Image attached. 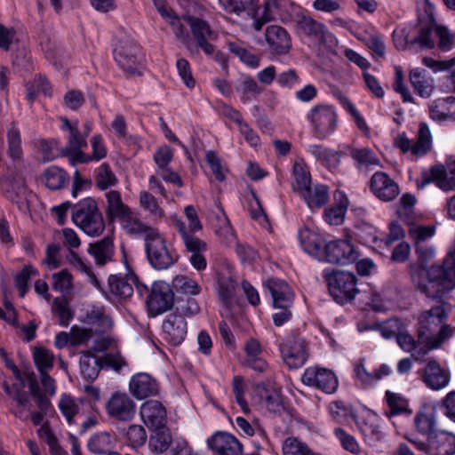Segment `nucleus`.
Returning a JSON list of instances; mask_svg holds the SVG:
<instances>
[{"mask_svg":"<svg viewBox=\"0 0 455 455\" xmlns=\"http://www.w3.org/2000/svg\"><path fill=\"white\" fill-rule=\"evenodd\" d=\"M451 311V304L438 299L430 308L423 310L419 315L418 339L427 347V350L422 352V355H425L428 350L439 347L452 336V328L445 324Z\"/></svg>","mask_w":455,"mask_h":455,"instance_id":"nucleus-1","label":"nucleus"},{"mask_svg":"<svg viewBox=\"0 0 455 455\" xmlns=\"http://www.w3.org/2000/svg\"><path fill=\"white\" fill-rule=\"evenodd\" d=\"M72 221L90 236H98L105 229V220L96 200L86 197L72 207Z\"/></svg>","mask_w":455,"mask_h":455,"instance_id":"nucleus-2","label":"nucleus"},{"mask_svg":"<svg viewBox=\"0 0 455 455\" xmlns=\"http://www.w3.org/2000/svg\"><path fill=\"white\" fill-rule=\"evenodd\" d=\"M269 291L273 307L280 309L273 315V321L275 326H282L291 317V307L293 301V292L285 281L280 279H269L265 283Z\"/></svg>","mask_w":455,"mask_h":455,"instance_id":"nucleus-3","label":"nucleus"},{"mask_svg":"<svg viewBox=\"0 0 455 455\" xmlns=\"http://www.w3.org/2000/svg\"><path fill=\"white\" fill-rule=\"evenodd\" d=\"M325 279L330 294L339 304L344 305L350 302L359 291L356 287L357 279L350 272L325 273Z\"/></svg>","mask_w":455,"mask_h":455,"instance_id":"nucleus-4","label":"nucleus"},{"mask_svg":"<svg viewBox=\"0 0 455 455\" xmlns=\"http://www.w3.org/2000/svg\"><path fill=\"white\" fill-rule=\"evenodd\" d=\"M407 440L417 449L427 455H454L455 435L438 430L427 439H420L419 436H407Z\"/></svg>","mask_w":455,"mask_h":455,"instance_id":"nucleus-5","label":"nucleus"},{"mask_svg":"<svg viewBox=\"0 0 455 455\" xmlns=\"http://www.w3.org/2000/svg\"><path fill=\"white\" fill-rule=\"evenodd\" d=\"M174 228L178 231L188 252L191 253L189 262L196 270L205 269L207 266L204 252L207 250V243L197 237L195 233L187 228V225L180 220H174Z\"/></svg>","mask_w":455,"mask_h":455,"instance_id":"nucleus-6","label":"nucleus"},{"mask_svg":"<svg viewBox=\"0 0 455 455\" xmlns=\"http://www.w3.org/2000/svg\"><path fill=\"white\" fill-rule=\"evenodd\" d=\"M298 28L308 37L318 42L319 45L326 52H333L338 44L336 37L328 30L323 23L307 15L297 16Z\"/></svg>","mask_w":455,"mask_h":455,"instance_id":"nucleus-7","label":"nucleus"},{"mask_svg":"<svg viewBox=\"0 0 455 455\" xmlns=\"http://www.w3.org/2000/svg\"><path fill=\"white\" fill-rule=\"evenodd\" d=\"M313 125L315 136L320 140L334 132L338 124V116L333 107L329 105L315 106L307 115Z\"/></svg>","mask_w":455,"mask_h":455,"instance_id":"nucleus-8","label":"nucleus"},{"mask_svg":"<svg viewBox=\"0 0 455 455\" xmlns=\"http://www.w3.org/2000/svg\"><path fill=\"white\" fill-rule=\"evenodd\" d=\"M114 58L122 69L134 75L137 73L138 65L142 60L140 47L131 38H122L116 44Z\"/></svg>","mask_w":455,"mask_h":455,"instance_id":"nucleus-9","label":"nucleus"},{"mask_svg":"<svg viewBox=\"0 0 455 455\" xmlns=\"http://www.w3.org/2000/svg\"><path fill=\"white\" fill-rule=\"evenodd\" d=\"M145 249L149 263L157 270L167 269L175 262L166 247L164 238L158 231L151 233V236H148L145 242Z\"/></svg>","mask_w":455,"mask_h":455,"instance_id":"nucleus-10","label":"nucleus"},{"mask_svg":"<svg viewBox=\"0 0 455 455\" xmlns=\"http://www.w3.org/2000/svg\"><path fill=\"white\" fill-rule=\"evenodd\" d=\"M105 409L111 419L128 422L135 416L136 403L128 394L116 391L107 401Z\"/></svg>","mask_w":455,"mask_h":455,"instance_id":"nucleus-11","label":"nucleus"},{"mask_svg":"<svg viewBox=\"0 0 455 455\" xmlns=\"http://www.w3.org/2000/svg\"><path fill=\"white\" fill-rule=\"evenodd\" d=\"M148 313L152 316L161 315L174 305V293L169 283L157 281L151 285V293L145 300Z\"/></svg>","mask_w":455,"mask_h":455,"instance_id":"nucleus-12","label":"nucleus"},{"mask_svg":"<svg viewBox=\"0 0 455 455\" xmlns=\"http://www.w3.org/2000/svg\"><path fill=\"white\" fill-rule=\"evenodd\" d=\"M359 257L354 245L347 240H335L324 243L323 255L320 260L331 264H349Z\"/></svg>","mask_w":455,"mask_h":455,"instance_id":"nucleus-13","label":"nucleus"},{"mask_svg":"<svg viewBox=\"0 0 455 455\" xmlns=\"http://www.w3.org/2000/svg\"><path fill=\"white\" fill-rule=\"evenodd\" d=\"M395 146L403 153L411 151L416 156L426 155L432 148V135L429 127L427 124L420 123L417 140L414 143L403 133L395 138Z\"/></svg>","mask_w":455,"mask_h":455,"instance_id":"nucleus-14","label":"nucleus"},{"mask_svg":"<svg viewBox=\"0 0 455 455\" xmlns=\"http://www.w3.org/2000/svg\"><path fill=\"white\" fill-rule=\"evenodd\" d=\"M430 284L437 290L440 299L444 291L455 287V263L454 259H445L442 265L432 266L429 268Z\"/></svg>","mask_w":455,"mask_h":455,"instance_id":"nucleus-15","label":"nucleus"},{"mask_svg":"<svg viewBox=\"0 0 455 455\" xmlns=\"http://www.w3.org/2000/svg\"><path fill=\"white\" fill-rule=\"evenodd\" d=\"M280 352L286 365L291 369H298L307 360V344L303 338L291 336L281 345Z\"/></svg>","mask_w":455,"mask_h":455,"instance_id":"nucleus-16","label":"nucleus"},{"mask_svg":"<svg viewBox=\"0 0 455 455\" xmlns=\"http://www.w3.org/2000/svg\"><path fill=\"white\" fill-rule=\"evenodd\" d=\"M301 379L304 384L315 387L327 394L334 393L339 386L334 372L325 368L309 367L305 370Z\"/></svg>","mask_w":455,"mask_h":455,"instance_id":"nucleus-17","label":"nucleus"},{"mask_svg":"<svg viewBox=\"0 0 455 455\" xmlns=\"http://www.w3.org/2000/svg\"><path fill=\"white\" fill-rule=\"evenodd\" d=\"M207 446L217 455H242L243 445L232 435L216 432L207 439Z\"/></svg>","mask_w":455,"mask_h":455,"instance_id":"nucleus-18","label":"nucleus"},{"mask_svg":"<svg viewBox=\"0 0 455 455\" xmlns=\"http://www.w3.org/2000/svg\"><path fill=\"white\" fill-rule=\"evenodd\" d=\"M183 19L189 24L192 34L197 42V45L205 54L211 55L214 52L213 45L209 42L216 37L209 24L193 16H184Z\"/></svg>","mask_w":455,"mask_h":455,"instance_id":"nucleus-19","label":"nucleus"},{"mask_svg":"<svg viewBox=\"0 0 455 455\" xmlns=\"http://www.w3.org/2000/svg\"><path fill=\"white\" fill-rule=\"evenodd\" d=\"M164 339L171 345H180L187 335V322L177 314H170L163 323Z\"/></svg>","mask_w":455,"mask_h":455,"instance_id":"nucleus-20","label":"nucleus"},{"mask_svg":"<svg viewBox=\"0 0 455 455\" xmlns=\"http://www.w3.org/2000/svg\"><path fill=\"white\" fill-rule=\"evenodd\" d=\"M266 41L272 54L281 56L287 54L291 47L287 31L280 26H268L265 33Z\"/></svg>","mask_w":455,"mask_h":455,"instance_id":"nucleus-21","label":"nucleus"},{"mask_svg":"<svg viewBox=\"0 0 455 455\" xmlns=\"http://www.w3.org/2000/svg\"><path fill=\"white\" fill-rule=\"evenodd\" d=\"M372 193L383 201H392L399 194L398 185L385 172H378L371 179Z\"/></svg>","mask_w":455,"mask_h":455,"instance_id":"nucleus-22","label":"nucleus"},{"mask_svg":"<svg viewBox=\"0 0 455 455\" xmlns=\"http://www.w3.org/2000/svg\"><path fill=\"white\" fill-rule=\"evenodd\" d=\"M391 368L387 364H381L372 372L369 371L365 367V359L360 358L354 363V373L356 379L363 387H371L384 377L390 375Z\"/></svg>","mask_w":455,"mask_h":455,"instance_id":"nucleus-23","label":"nucleus"},{"mask_svg":"<svg viewBox=\"0 0 455 455\" xmlns=\"http://www.w3.org/2000/svg\"><path fill=\"white\" fill-rule=\"evenodd\" d=\"M140 416L145 425L151 429L162 428L166 422V410L156 400H148L141 405Z\"/></svg>","mask_w":455,"mask_h":455,"instance_id":"nucleus-24","label":"nucleus"},{"mask_svg":"<svg viewBox=\"0 0 455 455\" xmlns=\"http://www.w3.org/2000/svg\"><path fill=\"white\" fill-rule=\"evenodd\" d=\"M422 378L427 387L433 390H440L449 384L450 372L435 360H430L424 368Z\"/></svg>","mask_w":455,"mask_h":455,"instance_id":"nucleus-25","label":"nucleus"},{"mask_svg":"<svg viewBox=\"0 0 455 455\" xmlns=\"http://www.w3.org/2000/svg\"><path fill=\"white\" fill-rule=\"evenodd\" d=\"M410 275L414 287L419 291L428 298H439L437 290H434L433 284H430V282L432 281L429 276V269L427 270V266L411 265Z\"/></svg>","mask_w":455,"mask_h":455,"instance_id":"nucleus-26","label":"nucleus"},{"mask_svg":"<svg viewBox=\"0 0 455 455\" xmlns=\"http://www.w3.org/2000/svg\"><path fill=\"white\" fill-rule=\"evenodd\" d=\"M299 239L303 250L309 255L321 259L323 255L326 241L322 235L308 228H302L299 232Z\"/></svg>","mask_w":455,"mask_h":455,"instance_id":"nucleus-27","label":"nucleus"},{"mask_svg":"<svg viewBox=\"0 0 455 455\" xmlns=\"http://www.w3.org/2000/svg\"><path fill=\"white\" fill-rule=\"evenodd\" d=\"M69 180L68 173L56 165L44 169L39 178L40 182L52 191L65 188L68 185Z\"/></svg>","mask_w":455,"mask_h":455,"instance_id":"nucleus-28","label":"nucleus"},{"mask_svg":"<svg viewBox=\"0 0 455 455\" xmlns=\"http://www.w3.org/2000/svg\"><path fill=\"white\" fill-rule=\"evenodd\" d=\"M130 391L137 399H144L149 395H156L158 385L150 375L139 373L132 378Z\"/></svg>","mask_w":455,"mask_h":455,"instance_id":"nucleus-29","label":"nucleus"},{"mask_svg":"<svg viewBox=\"0 0 455 455\" xmlns=\"http://www.w3.org/2000/svg\"><path fill=\"white\" fill-rule=\"evenodd\" d=\"M415 433L410 436H419L420 439H427L438 429L436 428V419L432 410L419 411L414 417Z\"/></svg>","mask_w":455,"mask_h":455,"instance_id":"nucleus-30","label":"nucleus"},{"mask_svg":"<svg viewBox=\"0 0 455 455\" xmlns=\"http://www.w3.org/2000/svg\"><path fill=\"white\" fill-rule=\"evenodd\" d=\"M88 253L92 255L97 265L103 266L112 260L114 254L113 240L106 236L99 241L91 243L88 248Z\"/></svg>","mask_w":455,"mask_h":455,"instance_id":"nucleus-31","label":"nucleus"},{"mask_svg":"<svg viewBox=\"0 0 455 455\" xmlns=\"http://www.w3.org/2000/svg\"><path fill=\"white\" fill-rule=\"evenodd\" d=\"M447 180V186L451 188L455 187V162L449 166V172L446 173L444 168L441 166L432 167L429 174L423 176L420 183H418V188H424L434 180L438 181V186L442 188V180Z\"/></svg>","mask_w":455,"mask_h":455,"instance_id":"nucleus-32","label":"nucleus"},{"mask_svg":"<svg viewBox=\"0 0 455 455\" xmlns=\"http://www.w3.org/2000/svg\"><path fill=\"white\" fill-rule=\"evenodd\" d=\"M116 438L108 432H99L91 436L88 441V449L99 455H109L115 453Z\"/></svg>","mask_w":455,"mask_h":455,"instance_id":"nucleus-33","label":"nucleus"},{"mask_svg":"<svg viewBox=\"0 0 455 455\" xmlns=\"http://www.w3.org/2000/svg\"><path fill=\"white\" fill-rule=\"evenodd\" d=\"M410 82L415 92L422 98L430 97L434 80L425 69L414 68L410 72Z\"/></svg>","mask_w":455,"mask_h":455,"instance_id":"nucleus-34","label":"nucleus"},{"mask_svg":"<svg viewBox=\"0 0 455 455\" xmlns=\"http://www.w3.org/2000/svg\"><path fill=\"white\" fill-rule=\"evenodd\" d=\"M309 208L322 207L329 200V188L323 184L310 185L305 191L299 194Z\"/></svg>","mask_w":455,"mask_h":455,"instance_id":"nucleus-35","label":"nucleus"},{"mask_svg":"<svg viewBox=\"0 0 455 455\" xmlns=\"http://www.w3.org/2000/svg\"><path fill=\"white\" fill-rule=\"evenodd\" d=\"M107 200L106 214L110 219L125 218L131 209L123 203L122 196L117 190H108L105 194Z\"/></svg>","mask_w":455,"mask_h":455,"instance_id":"nucleus-36","label":"nucleus"},{"mask_svg":"<svg viewBox=\"0 0 455 455\" xmlns=\"http://www.w3.org/2000/svg\"><path fill=\"white\" fill-rule=\"evenodd\" d=\"M87 146L86 139L81 133L77 127H73L71 131H69V136L68 140V145L65 148L62 149V156H69L70 163L75 164L78 163L76 159L78 153H84L82 148Z\"/></svg>","mask_w":455,"mask_h":455,"instance_id":"nucleus-37","label":"nucleus"},{"mask_svg":"<svg viewBox=\"0 0 455 455\" xmlns=\"http://www.w3.org/2000/svg\"><path fill=\"white\" fill-rule=\"evenodd\" d=\"M0 188L5 196L12 202H16L17 198L22 196L26 190L25 180L12 174L3 177L0 181Z\"/></svg>","mask_w":455,"mask_h":455,"instance_id":"nucleus-38","label":"nucleus"},{"mask_svg":"<svg viewBox=\"0 0 455 455\" xmlns=\"http://www.w3.org/2000/svg\"><path fill=\"white\" fill-rule=\"evenodd\" d=\"M430 116L432 119L437 121L455 119V98L449 97L435 100L430 107Z\"/></svg>","mask_w":455,"mask_h":455,"instance_id":"nucleus-39","label":"nucleus"},{"mask_svg":"<svg viewBox=\"0 0 455 455\" xmlns=\"http://www.w3.org/2000/svg\"><path fill=\"white\" fill-rule=\"evenodd\" d=\"M79 364L81 374L87 380H94L102 367L101 360L89 351L82 353Z\"/></svg>","mask_w":455,"mask_h":455,"instance_id":"nucleus-40","label":"nucleus"},{"mask_svg":"<svg viewBox=\"0 0 455 455\" xmlns=\"http://www.w3.org/2000/svg\"><path fill=\"white\" fill-rule=\"evenodd\" d=\"M88 323L92 325L93 334H103L108 332L113 325L111 318L105 314L101 307L92 308L87 313Z\"/></svg>","mask_w":455,"mask_h":455,"instance_id":"nucleus-41","label":"nucleus"},{"mask_svg":"<svg viewBox=\"0 0 455 455\" xmlns=\"http://www.w3.org/2000/svg\"><path fill=\"white\" fill-rule=\"evenodd\" d=\"M131 273L125 276L121 275H111L108 277V287L110 292L121 299H126L132 296L133 289L130 279Z\"/></svg>","mask_w":455,"mask_h":455,"instance_id":"nucleus-42","label":"nucleus"},{"mask_svg":"<svg viewBox=\"0 0 455 455\" xmlns=\"http://www.w3.org/2000/svg\"><path fill=\"white\" fill-rule=\"evenodd\" d=\"M308 151L324 166L331 169L336 168L340 164L341 153L326 148L320 145H310Z\"/></svg>","mask_w":455,"mask_h":455,"instance_id":"nucleus-43","label":"nucleus"},{"mask_svg":"<svg viewBox=\"0 0 455 455\" xmlns=\"http://www.w3.org/2000/svg\"><path fill=\"white\" fill-rule=\"evenodd\" d=\"M120 220L124 221V228L129 234L143 235L145 242L148 236H151V233L157 232V229L148 226L139 220L132 211H129L125 218H121Z\"/></svg>","mask_w":455,"mask_h":455,"instance_id":"nucleus-44","label":"nucleus"},{"mask_svg":"<svg viewBox=\"0 0 455 455\" xmlns=\"http://www.w3.org/2000/svg\"><path fill=\"white\" fill-rule=\"evenodd\" d=\"M285 6V0H264V10L260 17L255 18L253 28L259 31L263 25L275 19Z\"/></svg>","mask_w":455,"mask_h":455,"instance_id":"nucleus-45","label":"nucleus"},{"mask_svg":"<svg viewBox=\"0 0 455 455\" xmlns=\"http://www.w3.org/2000/svg\"><path fill=\"white\" fill-rule=\"evenodd\" d=\"M95 186L100 190H107L117 185L118 179L107 163H102L94 171Z\"/></svg>","mask_w":455,"mask_h":455,"instance_id":"nucleus-46","label":"nucleus"},{"mask_svg":"<svg viewBox=\"0 0 455 455\" xmlns=\"http://www.w3.org/2000/svg\"><path fill=\"white\" fill-rule=\"evenodd\" d=\"M385 398L389 408V411H386L388 418L395 415H411L412 413V411L409 408L408 401L401 395L387 391Z\"/></svg>","mask_w":455,"mask_h":455,"instance_id":"nucleus-47","label":"nucleus"},{"mask_svg":"<svg viewBox=\"0 0 455 455\" xmlns=\"http://www.w3.org/2000/svg\"><path fill=\"white\" fill-rule=\"evenodd\" d=\"M220 2L227 12L240 14L246 12L254 20L258 18L256 10L258 0H220Z\"/></svg>","mask_w":455,"mask_h":455,"instance_id":"nucleus-48","label":"nucleus"},{"mask_svg":"<svg viewBox=\"0 0 455 455\" xmlns=\"http://www.w3.org/2000/svg\"><path fill=\"white\" fill-rule=\"evenodd\" d=\"M408 235L414 245L425 244L427 240L435 234V228L431 226L415 225L414 220L408 219Z\"/></svg>","mask_w":455,"mask_h":455,"instance_id":"nucleus-49","label":"nucleus"},{"mask_svg":"<svg viewBox=\"0 0 455 455\" xmlns=\"http://www.w3.org/2000/svg\"><path fill=\"white\" fill-rule=\"evenodd\" d=\"M292 175L294 179L293 188L299 194H301L311 185L310 172L303 163H294Z\"/></svg>","mask_w":455,"mask_h":455,"instance_id":"nucleus-50","label":"nucleus"},{"mask_svg":"<svg viewBox=\"0 0 455 455\" xmlns=\"http://www.w3.org/2000/svg\"><path fill=\"white\" fill-rule=\"evenodd\" d=\"M91 145L92 148V155H87L85 153H78L76 156L78 163L86 164L89 163L90 161H99L106 157L107 148L103 143L101 135H94L91 139Z\"/></svg>","mask_w":455,"mask_h":455,"instance_id":"nucleus-51","label":"nucleus"},{"mask_svg":"<svg viewBox=\"0 0 455 455\" xmlns=\"http://www.w3.org/2000/svg\"><path fill=\"white\" fill-rule=\"evenodd\" d=\"M81 407V402L68 395H62L59 402L60 411L69 424L75 423L74 418L79 415Z\"/></svg>","mask_w":455,"mask_h":455,"instance_id":"nucleus-52","label":"nucleus"},{"mask_svg":"<svg viewBox=\"0 0 455 455\" xmlns=\"http://www.w3.org/2000/svg\"><path fill=\"white\" fill-rule=\"evenodd\" d=\"M153 430L154 434L149 438V447L155 452L163 453L170 447L172 436L164 427Z\"/></svg>","mask_w":455,"mask_h":455,"instance_id":"nucleus-53","label":"nucleus"},{"mask_svg":"<svg viewBox=\"0 0 455 455\" xmlns=\"http://www.w3.org/2000/svg\"><path fill=\"white\" fill-rule=\"evenodd\" d=\"M228 47L234 55L247 66L257 68L259 65V58L244 48L241 43L229 42Z\"/></svg>","mask_w":455,"mask_h":455,"instance_id":"nucleus-54","label":"nucleus"},{"mask_svg":"<svg viewBox=\"0 0 455 455\" xmlns=\"http://www.w3.org/2000/svg\"><path fill=\"white\" fill-rule=\"evenodd\" d=\"M140 206L148 212L150 218L159 220L164 216V211L159 206L156 198L147 191L140 193Z\"/></svg>","mask_w":455,"mask_h":455,"instance_id":"nucleus-55","label":"nucleus"},{"mask_svg":"<svg viewBox=\"0 0 455 455\" xmlns=\"http://www.w3.org/2000/svg\"><path fill=\"white\" fill-rule=\"evenodd\" d=\"M236 91L242 94L241 100L243 103H247L251 99L256 98L262 92L256 81L251 76L242 77Z\"/></svg>","mask_w":455,"mask_h":455,"instance_id":"nucleus-56","label":"nucleus"},{"mask_svg":"<svg viewBox=\"0 0 455 455\" xmlns=\"http://www.w3.org/2000/svg\"><path fill=\"white\" fill-rule=\"evenodd\" d=\"M175 312L173 314L180 315L184 318L185 316L190 317L199 313L200 307L192 297L177 298L174 299Z\"/></svg>","mask_w":455,"mask_h":455,"instance_id":"nucleus-57","label":"nucleus"},{"mask_svg":"<svg viewBox=\"0 0 455 455\" xmlns=\"http://www.w3.org/2000/svg\"><path fill=\"white\" fill-rule=\"evenodd\" d=\"M341 196L344 197V199L340 200L338 205L329 208L324 212V220L330 225L338 226L343 223L347 208V199L343 195H341Z\"/></svg>","mask_w":455,"mask_h":455,"instance_id":"nucleus-58","label":"nucleus"},{"mask_svg":"<svg viewBox=\"0 0 455 455\" xmlns=\"http://www.w3.org/2000/svg\"><path fill=\"white\" fill-rule=\"evenodd\" d=\"M33 357L39 373L48 372L53 367V355L45 348L36 347Z\"/></svg>","mask_w":455,"mask_h":455,"instance_id":"nucleus-59","label":"nucleus"},{"mask_svg":"<svg viewBox=\"0 0 455 455\" xmlns=\"http://www.w3.org/2000/svg\"><path fill=\"white\" fill-rule=\"evenodd\" d=\"M8 155L13 160L20 159L22 155L20 134L18 128L11 125L7 132Z\"/></svg>","mask_w":455,"mask_h":455,"instance_id":"nucleus-60","label":"nucleus"},{"mask_svg":"<svg viewBox=\"0 0 455 455\" xmlns=\"http://www.w3.org/2000/svg\"><path fill=\"white\" fill-rule=\"evenodd\" d=\"M52 312L58 316L60 324L68 326L73 317L68 301L63 298H56L52 302Z\"/></svg>","mask_w":455,"mask_h":455,"instance_id":"nucleus-61","label":"nucleus"},{"mask_svg":"<svg viewBox=\"0 0 455 455\" xmlns=\"http://www.w3.org/2000/svg\"><path fill=\"white\" fill-rule=\"evenodd\" d=\"M52 288L61 293H68L73 287L72 275L67 269H62L52 275Z\"/></svg>","mask_w":455,"mask_h":455,"instance_id":"nucleus-62","label":"nucleus"},{"mask_svg":"<svg viewBox=\"0 0 455 455\" xmlns=\"http://www.w3.org/2000/svg\"><path fill=\"white\" fill-rule=\"evenodd\" d=\"M351 157L361 166L378 165L379 159L375 154L369 148H352Z\"/></svg>","mask_w":455,"mask_h":455,"instance_id":"nucleus-63","label":"nucleus"},{"mask_svg":"<svg viewBox=\"0 0 455 455\" xmlns=\"http://www.w3.org/2000/svg\"><path fill=\"white\" fill-rule=\"evenodd\" d=\"M38 274L37 269L33 267L31 265L25 266L22 270L15 275L16 287L19 290L20 296L24 297L28 290V283L31 276Z\"/></svg>","mask_w":455,"mask_h":455,"instance_id":"nucleus-64","label":"nucleus"}]
</instances>
